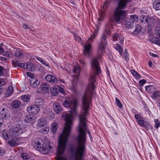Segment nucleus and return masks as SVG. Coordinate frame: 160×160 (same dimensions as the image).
<instances>
[{
	"instance_id": "1",
	"label": "nucleus",
	"mask_w": 160,
	"mask_h": 160,
	"mask_svg": "<svg viewBox=\"0 0 160 160\" xmlns=\"http://www.w3.org/2000/svg\"><path fill=\"white\" fill-rule=\"evenodd\" d=\"M96 87H87L82 99V112L79 116V135L77 138L78 146L77 149L73 145L70 146L69 150L74 160H85L83 158L86 150V132L89 129L86 123L87 117L89 113V104L93 98V93Z\"/></svg>"
},
{
	"instance_id": "2",
	"label": "nucleus",
	"mask_w": 160,
	"mask_h": 160,
	"mask_svg": "<svg viewBox=\"0 0 160 160\" xmlns=\"http://www.w3.org/2000/svg\"><path fill=\"white\" fill-rule=\"evenodd\" d=\"M62 117L64 118L66 123L62 133H61L58 137V146L57 150L58 155H62L66 149L72 124V116L71 114L64 113L62 115Z\"/></svg>"
},
{
	"instance_id": "3",
	"label": "nucleus",
	"mask_w": 160,
	"mask_h": 160,
	"mask_svg": "<svg viewBox=\"0 0 160 160\" xmlns=\"http://www.w3.org/2000/svg\"><path fill=\"white\" fill-rule=\"evenodd\" d=\"M63 104L65 107L69 108L71 109L70 112L71 113H77L78 102L76 99L72 100L70 98H68L64 100Z\"/></svg>"
},
{
	"instance_id": "4",
	"label": "nucleus",
	"mask_w": 160,
	"mask_h": 160,
	"mask_svg": "<svg viewBox=\"0 0 160 160\" xmlns=\"http://www.w3.org/2000/svg\"><path fill=\"white\" fill-rule=\"evenodd\" d=\"M2 137L6 142H7L11 147L18 146V142H16L12 137L10 131L6 129L4 130L2 132Z\"/></svg>"
},
{
	"instance_id": "5",
	"label": "nucleus",
	"mask_w": 160,
	"mask_h": 160,
	"mask_svg": "<svg viewBox=\"0 0 160 160\" xmlns=\"http://www.w3.org/2000/svg\"><path fill=\"white\" fill-rule=\"evenodd\" d=\"M9 131L11 134L12 135V137L16 142H18L21 139V137L19 136L23 133V130L21 128L13 127L9 129Z\"/></svg>"
},
{
	"instance_id": "6",
	"label": "nucleus",
	"mask_w": 160,
	"mask_h": 160,
	"mask_svg": "<svg viewBox=\"0 0 160 160\" xmlns=\"http://www.w3.org/2000/svg\"><path fill=\"white\" fill-rule=\"evenodd\" d=\"M106 35L103 34L101 39V42L99 43L98 49V53L97 55L98 59L101 58L102 55L105 51V48L107 44Z\"/></svg>"
},
{
	"instance_id": "7",
	"label": "nucleus",
	"mask_w": 160,
	"mask_h": 160,
	"mask_svg": "<svg viewBox=\"0 0 160 160\" xmlns=\"http://www.w3.org/2000/svg\"><path fill=\"white\" fill-rule=\"evenodd\" d=\"M127 11L119 10L116 8L113 14V18L116 22L121 23V22L125 20L127 15Z\"/></svg>"
},
{
	"instance_id": "8",
	"label": "nucleus",
	"mask_w": 160,
	"mask_h": 160,
	"mask_svg": "<svg viewBox=\"0 0 160 160\" xmlns=\"http://www.w3.org/2000/svg\"><path fill=\"white\" fill-rule=\"evenodd\" d=\"M91 64L92 68L95 69V73L97 75L99 74L101 70L97 59L96 58L92 59L91 62Z\"/></svg>"
},
{
	"instance_id": "9",
	"label": "nucleus",
	"mask_w": 160,
	"mask_h": 160,
	"mask_svg": "<svg viewBox=\"0 0 160 160\" xmlns=\"http://www.w3.org/2000/svg\"><path fill=\"white\" fill-rule=\"evenodd\" d=\"M38 105H32L28 107L27 110L30 113L35 115L40 110L39 107Z\"/></svg>"
},
{
	"instance_id": "10",
	"label": "nucleus",
	"mask_w": 160,
	"mask_h": 160,
	"mask_svg": "<svg viewBox=\"0 0 160 160\" xmlns=\"http://www.w3.org/2000/svg\"><path fill=\"white\" fill-rule=\"evenodd\" d=\"M49 88L48 84L46 82L42 83L38 89V92L42 93L48 92Z\"/></svg>"
},
{
	"instance_id": "11",
	"label": "nucleus",
	"mask_w": 160,
	"mask_h": 160,
	"mask_svg": "<svg viewBox=\"0 0 160 160\" xmlns=\"http://www.w3.org/2000/svg\"><path fill=\"white\" fill-rule=\"evenodd\" d=\"M45 79L47 82L52 84H56L58 81L57 78L54 75L51 74L47 75Z\"/></svg>"
},
{
	"instance_id": "12",
	"label": "nucleus",
	"mask_w": 160,
	"mask_h": 160,
	"mask_svg": "<svg viewBox=\"0 0 160 160\" xmlns=\"http://www.w3.org/2000/svg\"><path fill=\"white\" fill-rule=\"evenodd\" d=\"M88 44L85 45L84 49L83 50L84 54L88 57L91 56V49L92 48V45L91 44L89 43L88 42Z\"/></svg>"
},
{
	"instance_id": "13",
	"label": "nucleus",
	"mask_w": 160,
	"mask_h": 160,
	"mask_svg": "<svg viewBox=\"0 0 160 160\" xmlns=\"http://www.w3.org/2000/svg\"><path fill=\"white\" fill-rule=\"evenodd\" d=\"M53 108L56 113H60L62 110V107L59 102H55L53 104Z\"/></svg>"
},
{
	"instance_id": "14",
	"label": "nucleus",
	"mask_w": 160,
	"mask_h": 160,
	"mask_svg": "<svg viewBox=\"0 0 160 160\" xmlns=\"http://www.w3.org/2000/svg\"><path fill=\"white\" fill-rule=\"evenodd\" d=\"M131 2L130 0H120L119 2L118 7L116 8H118L119 10L123 9L126 6L127 3Z\"/></svg>"
},
{
	"instance_id": "15",
	"label": "nucleus",
	"mask_w": 160,
	"mask_h": 160,
	"mask_svg": "<svg viewBox=\"0 0 160 160\" xmlns=\"http://www.w3.org/2000/svg\"><path fill=\"white\" fill-rule=\"evenodd\" d=\"M35 118V117L32 115H27L25 117V120L28 123L33 124L36 121Z\"/></svg>"
},
{
	"instance_id": "16",
	"label": "nucleus",
	"mask_w": 160,
	"mask_h": 160,
	"mask_svg": "<svg viewBox=\"0 0 160 160\" xmlns=\"http://www.w3.org/2000/svg\"><path fill=\"white\" fill-rule=\"evenodd\" d=\"M29 82L30 86L33 88H37L39 84V81L35 78H31Z\"/></svg>"
},
{
	"instance_id": "17",
	"label": "nucleus",
	"mask_w": 160,
	"mask_h": 160,
	"mask_svg": "<svg viewBox=\"0 0 160 160\" xmlns=\"http://www.w3.org/2000/svg\"><path fill=\"white\" fill-rule=\"evenodd\" d=\"M8 113V111L5 108L0 107V118H4L7 117Z\"/></svg>"
},
{
	"instance_id": "18",
	"label": "nucleus",
	"mask_w": 160,
	"mask_h": 160,
	"mask_svg": "<svg viewBox=\"0 0 160 160\" xmlns=\"http://www.w3.org/2000/svg\"><path fill=\"white\" fill-rule=\"evenodd\" d=\"M120 40L119 43L121 44H122L123 43L124 38L122 37L121 35H119L118 33H115L113 35V39L114 41H118V39Z\"/></svg>"
},
{
	"instance_id": "19",
	"label": "nucleus",
	"mask_w": 160,
	"mask_h": 160,
	"mask_svg": "<svg viewBox=\"0 0 160 160\" xmlns=\"http://www.w3.org/2000/svg\"><path fill=\"white\" fill-rule=\"evenodd\" d=\"M43 142L41 138H38L35 141L34 146L40 150L43 146Z\"/></svg>"
},
{
	"instance_id": "20",
	"label": "nucleus",
	"mask_w": 160,
	"mask_h": 160,
	"mask_svg": "<svg viewBox=\"0 0 160 160\" xmlns=\"http://www.w3.org/2000/svg\"><path fill=\"white\" fill-rule=\"evenodd\" d=\"M134 117L139 125L140 126L143 125L144 121L143 118L139 114H135Z\"/></svg>"
},
{
	"instance_id": "21",
	"label": "nucleus",
	"mask_w": 160,
	"mask_h": 160,
	"mask_svg": "<svg viewBox=\"0 0 160 160\" xmlns=\"http://www.w3.org/2000/svg\"><path fill=\"white\" fill-rule=\"evenodd\" d=\"M59 88V86H53L51 87V95L52 96H55L58 95Z\"/></svg>"
},
{
	"instance_id": "22",
	"label": "nucleus",
	"mask_w": 160,
	"mask_h": 160,
	"mask_svg": "<svg viewBox=\"0 0 160 160\" xmlns=\"http://www.w3.org/2000/svg\"><path fill=\"white\" fill-rule=\"evenodd\" d=\"M22 105V103L19 100H15L12 102L11 106L13 109H18Z\"/></svg>"
},
{
	"instance_id": "23",
	"label": "nucleus",
	"mask_w": 160,
	"mask_h": 160,
	"mask_svg": "<svg viewBox=\"0 0 160 160\" xmlns=\"http://www.w3.org/2000/svg\"><path fill=\"white\" fill-rule=\"evenodd\" d=\"M145 89L147 93L151 94L155 91L156 88L154 85H148L145 87Z\"/></svg>"
},
{
	"instance_id": "24",
	"label": "nucleus",
	"mask_w": 160,
	"mask_h": 160,
	"mask_svg": "<svg viewBox=\"0 0 160 160\" xmlns=\"http://www.w3.org/2000/svg\"><path fill=\"white\" fill-rule=\"evenodd\" d=\"M47 123V121L45 118L43 117L40 118L38 121V124L40 127L45 126Z\"/></svg>"
},
{
	"instance_id": "25",
	"label": "nucleus",
	"mask_w": 160,
	"mask_h": 160,
	"mask_svg": "<svg viewBox=\"0 0 160 160\" xmlns=\"http://www.w3.org/2000/svg\"><path fill=\"white\" fill-rule=\"evenodd\" d=\"M129 18V19L128 20L129 21L128 22H130V23H131V26L134 25V21L137 22L138 20V16L135 15H131L130 18Z\"/></svg>"
},
{
	"instance_id": "26",
	"label": "nucleus",
	"mask_w": 160,
	"mask_h": 160,
	"mask_svg": "<svg viewBox=\"0 0 160 160\" xmlns=\"http://www.w3.org/2000/svg\"><path fill=\"white\" fill-rule=\"evenodd\" d=\"M153 8L156 10H160V0H155L153 2Z\"/></svg>"
},
{
	"instance_id": "27",
	"label": "nucleus",
	"mask_w": 160,
	"mask_h": 160,
	"mask_svg": "<svg viewBox=\"0 0 160 160\" xmlns=\"http://www.w3.org/2000/svg\"><path fill=\"white\" fill-rule=\"evenodd\" d=\"M150 42L160 47V39L158 37H152L150 39Z\"/></svg>"
},
{
	"instance_id": "28",
	"label": "nucleus",
	"mask_w": 160,
	"mask_h": 160,
	"mask_svg": "<svg viewBox=\"0 0 160 160\" xmlns=\"http://www.w3.org/2000/svg\"><path fill=\"white\" fill-rule=\"evenodd\" d=\"M14 55L18 58H22L24 56L23 52L20 50H16L14 53Z\"/></svg>"
},
{
	"instance_id": "29",
	"label": "nucleus",
	"mask_w": 160,
	"mask_h": 160,
	"mask_svg": "<svg viewBox=\"0 0 160 160\" xmlns=\"http://www.w3.org/2000/svg\"><path fill=\"white\" fill-rule=\"evenodd\" d=\"M26 68L28 70L31 72H34L36 70L35 66L31 63H27Z\"/></svg>"
},
{
	"instance_id": "30",
	"label": "nucleus",
	"mask_w": 160,
	"mask_h": 160,
	"mask_svg": "<svg viewBox=\"0 0 160 160\" xmlns=\"http://www.w3.org/2000/svg\"><path fill=\"white\" fill-rule=\"evenodd\" d=\"M35 57L37 60L39 61L42 64L47 67H49V64L44 59L38 56H35Z\"/></svg>"
},
{
	"instance_id": "31",
	"label": "nucleus",
	"mask_w": 160,
	"mask_h": 160,
	"mask_svg": "<svg viewBox=\"0 0 160 160\" xmlns=\"http://www.w3.org/2000/svg\"><path fill=\"white\" fill-rule=\"evenodd\" d=\"M151 98L154 99H157L160 97V91L159 90L154 91L151 96Z\"/></svg>"
},
{
	"instance_id": "32",
	"label": "nucleus",
	"mask_w": 160,
	"mask_h": 160,
	"mask_svg": "<svg viewBox=\"0 0 160 160\" xmlns=\"http://www.w3.org/2000/svg\"><path fill=\"white\" fill-rule=\"evenodd\" d=\"M52 128V131L53 133H55L57 131L58 128V124L56 123H53L51 125Z\"/></svg>"
},
{
	"instance_id": "33",
	"label": "nucleus",
	"mask_w": 160,
	"mask_h": 160,
	"mask_svg": "<svg viewBox=\"0 0 160 160\" xmlns=\"http://www.w3.org/2000/svg\"><path fill=\"white\" fill-rule=\"evenodd\" d=\"M50 146L47 145H45V146L43 145V146L42 148L40 150L42 151L43 152V154H46L50 150Z\"/></svg>"
},
{
	"instance_id": "34",
	"label": "nucleus",
	"mask_w": 160,
	"mask_h": 160,
	"mask_svg": "<svg viewBox=\"0 0 160 160\" xmlns=\"http://www.w3.org/2000/svg\"><path fill=\"white\" fill-rule=\"evenodd\" d=\"M115 49L119 52L120 54L122 56L123 49L121 46L119 44H117L115 47Z\"/></svg>"
},
{
	"instance_id": "35",
	"label": "nucleus",
	"mask_w": 160,
	"mask_h": 160,
	"mask_svg": "<svg viewBox=\"0 0 160 160\" xmlns=\"http://www.w3.org/2000/svg\"><path fill=\"white\" fill-rule=\"evenodd\" d=\"M13 92V88L11 86H9L8 87V89L6 92V95L8 96H10Z\"/></svg>"
},
{
	"instance_id": "36",
	"label": "nucleus",
	"mask_w": 160,
	"mask_h": 160,
	"mask_svg": "<svg viewBox=\"0 0 160 160\" xmlns=\"http://www.w3.org/2000/svg\"><path fill=\"white\" fill-rule=\"evenodd\" d=\"M21 98L23 101L28 102L30 101V96L29 95H24L21 96Z\"/></svg>"
},
{
	"instance_id": "37",
	"label": "nucleus",
	"mask_w": 160,
	"mask_h": 160,
	"mask_svg": "<svg viewBox=\"0 0 160 160\" xmlns=\"http://www.w3.org/2000/svg\"><path fill=\"white\" fill-rule=\"evenodd\" d=\"M125 61L128 62L129 61V54L128 52V51L126 49H125L123 53H122V56Z\"/></svg>"
},
{
	"instance_id": "38",
	"label": "nucleus",
	"mask_w": 160,
	"mask_h": 160,
	"mask_svg": "<svg viewBox=\"0 0 160 160\" xmlns=\"http://www.w3.org/2000/svg\"><path fill=\"white\" fill-rule=\"evenodd\" d=\"M2 54L4 56H6L9 58H12L13 56V54L11 52L9 51L6 52L4 51Z\"/></svg>"
},
{
	"instance_id": "39",
	"label": "nucleus",
	"mask_w": 160,
	"mask_h": 160,
	"mask_svg": "<svg viewBox=\"0 0 160 160\" xmlns=\"http://www.w3.org/2000/svg\"><path fill=\"white\" fill-rule=\"evenodd\" d=\"M130 72L136 78L138 79H140L141 78V77L138 73L134 70L132 69L131 70Z\"/></svg>"
},
{
	"instance_id": "40",
	"label": "nucleus",
	"mask_w": 160,
	"mask_h": 160,
	"mask_svg": "<svg viewBox=\"0 0 160 160\" xmlns=\"http://www.w3.org/2000/svg\"><path fill=\"white\" fill-rule=\"evenodd\" d=\"M47 118L50 119H52L54 117V114L52 111H49L47 113Z\"/></svg>"
},
{
	"instance_id": "41",
	"label": "nucleus",
	"mask_w": 160,
	"mask_h": 160,
	"mask_svg": "<svg viewBox=\"0 0 160 160\" xmlns=\"http://www.w3.org/2000/svg\"><path fill=\"white\" fill-rule=\"evenodd\" d=\"M140 126L144 127L147 130L152 128V126L150 124L147 122H145L144 121L143 125H140Z\"/></svg>"
},
{
	"instance_id": "42",
	"label": "nucleus",
	"mask_w": 160,
	"mask_h": 160,
	"mask_svg": "<svg viewBox=\"0 0 160 160\" xmlns=\"http://www.w3.org/2000/svg\"><path fill=\"white\" fill-rule=\"evenodd\" d=\"M155 125L154 126L155 129H158L160 127V121L158 119H156L154 120Z\"/></svg>"
},
{
	"instance_id": "43",
	"label": "nucleus",
	"mask_w": 160,
	"mask_h": 160,
	"mask_svg": "<svg viewBox=\"0 0 160 160\" xmlns=\"http://www.w3.org/2000/svg\"><path fill=\"white\" fill-rule=\"evenodd\" d=\"M49 131V127L47 126L45 127L43 129L40 130V132H42L43 134L47 133Z\"/></svg>"
},
{
	"instance_id": "44",
	"label": "nucleus",
	"mask_w": 160,
	"mask_h": 160,
	"mask_svg": "<svg viewBox=\"0 0 160 160\" xmlns=\"http://www.w3.org/2000/svg\"><path fill=\"white\" fill-rule=\"evenodd\" d=\"M115 104L120 108L121 109L122 108V104L117 98H115Z\"/></svg>"
},
{
	"instance_id": "45",
	"label": "nucleus",
	"mask_w": 160,
	"mask_h": 160,
	"mask_svg": "<svg viewBox=\"0 0 160 160\" xmlns=\"http://www.w3.org/2000/svg\"><path fill=\"white\" fill-rule=\"evenodd\" d=\"M129 19V18L125 20V26L126 27V28H132L134 26V25H132V26H131V25L130 26V25H131V23L130 24V22H128L129 21L128 20Z\"/></svg>"
},
{
	"instance_id": "46",
	"label": "nucleus",
	"mask_w": 160,
	"mask_h": 160,
	"mask_svg": "<svg viewBox=\"0 0 160 160\" xmlns=\"http://www.w3.org/2000/svg\"><path fill=\"white\" fill-rule=\"evenodd\" d=\"M155 22L154 20L152 17H149V22L148 23V26H151Z\"/></svg>"
},
{
	"instance_id": "47",
	"label": "nucleus",
	"mask_w": 160,
	"mask_h": 160,
	"mask_svg": "<svg viewBox=\"0 0 160 160\" xmlns=\"http://www.w3.org/2000/svg\"><path fill=\"white\" fill-rule=\"evenodd\" d=\"M21 157L24 160H27L29 158V157L27 153H22L21 154Z\"/></svg>"
},
{
	"instance_id": "48",
	"label": "nucleus",
	"mask_w": 160,
	"mask_h": 160,
	"mask_svg": "<svg viewBox=\"0 0 160 160\" xmlns=\"http://www.w3.org/2000/svg\"><path fill=\"white\" fill-rule=\"evenodd\" d=\"M142 19H141V20H142V22H145L147 23H148L149 22V17L147 16H142Z\"/></svg>"
},
{
	"instance_id": "49",
	"label": "nucleus",
	"mask_w": 160,
	"mask_h": 160,
	"mask_svg": "<svg viewBox=\"0 0 160 160\" xmlns=\"http://www.w3.org/2000/svg\"><path fill=\"white\" fill-rule=\"evenodd\" d=\"M19 60H12V64L15 67H18V66L19 65Z\"/></svg>"
},
{
	"instance_id": "50",
	"label": "nucleus",
	"mask_w": 160,
	"mask_h": 160,
	"mask_svg": "<svg viewBox=\"0 0 160 160\" xmlns=\"http://www.w3.org/2000/svg\"><path fill=\"white\" fill-rule=\"evenodd\" d=\"M6 151L2 148H0V157L3 156L5 153Z\"/></svg>"
},
{
	"instance_id": "51",
	"label": "nucleus",
	"mask_w": 160,
	"mask_h": 160,
	"mask_svg": "<svg viewBox=\"0 0 160 160\" xmlns=\"http://www.w3.org/2000/svg\"><path fill=\"white\" fill-rule=\"evenodd\" d=\"M141 28L140 26H139L135 28L134 30V32L135 33H137V34L140 33L141 32Z\"/></svg>"
},
{
	"instance_id": "52",
	"label": "nucleus",
	"mask_w": 160,
	"mask_h": 160,
	"mask_svg": "<svg viewBox=\"0 0 160 160\" xmlns=\"http://www.w3.org/2000/svg\"><path fill=\"white\" fill-rule=\"evenodd\" d=\"M97 35V34L96 33L94 32L91 35V37L89 38L88 39V41L92 40V41L95 38Z\"/></svg>"
},
{
	"instance_id": "53",
	"label": "nucleus",
	"mask_w": 160,
	"mask_h": 160,
	"mask_svg": "<svg viewBox=\"0 0 160 160\" xmlns=\"http://www.w3.org/2000/svg\"><path fill=\"white\" fill-rule=\"evenodd\" d=\"M146 82V81L144 79H143L142 80H140L139 82V85L140 86H142L144 84H145Z\"/></svg>"
},
{
	"instance_id": "54",
	"label": "nucleus",
	"mask_w": 160,
	"mask_h": 160,
	"mask_svg": "<svg viewBox=\"0 0 160 160\" xmlns=\"http://www.w3.org/2000/svg\"><path fill=\"white\" fill-rule=\"evenodd\" d=\"M27 63H20L19 64V65L18 66V67L22 68H26V66Z\"/></svg>"
},
{
	"instance_id": "55",
	"label": "nucleus",
	"mask_w": 160,
	"mask_h": 160,
	"mask_svg": "<svg viewBox=\"0 0 160 160\" xmlns=\"http://www.w3.org/2000/svg\"><path fill=\"white\" fill-rule=\"evenodd\" d=\"M6 84V82L4 80L2 79H0V88L2 86H3Z\"/></svg>"
},
{
	"instance_id": "56",
	"label": "nucleus",
	"mask_w": 160,
	"mask_h": 160,
	"mask_svg": "<svg viewBox=\"0 0 160 160\" xmlns=\"http://www.w3.org/2000/svg\"><path fill=\"white\" fill-rule=\"evenodd\" d=\"M56 160H67L65 157L58 156Z\"/></svg>"
},
{
	"instance_id": "57",
	"label": "nucleus",
	"mask_w": 160,
	"mask_h": 160,
	"mask_svg": "<svg viewBox=\"0 0 160 160\" xmlns=\"http://www.w3.org/2000/svg\"><path fill=\"white\" fill-rule=\"evenodd\" d=\"M59 88L58 89L59 93L61 92L62 94H64L65 93V91L63 88L59 87Z\"/></svg>"
},
{
	"instance_id": "58",
	"label": "nucleus",
	"mask_w": 160,
	"mask_h": 160,
	"mask_svg": "<svg viewBox=\"0 0 160 160\" xmlns=\"http://www.w3.org/2000/svg\"><path fill=\"white\" fill-rule=\"evenodd\" d=\"M79 62L83 66H84L86 65V62L83 60L80 59Z\"/></svg>"
},
{
	"instance_id": "59",
	"label": "nucleus",
	"mask_w": 160,
	"mask_h": 160,
	"mask_svg": "<svg viewBox=\"0 0 160 160\" xmlns=\"http://www.w3.org/2000/svg\"><path fill=\"white\" fill-rule=\"evenodd\" d=\"M80 71V68L79 67L77 66H75L74 67V72H76L78 71Z\"/></svg>"
},
{
	"instance_id": "60",
	"label": "nucleus",
	"mask_w": 160,
	"mask_h": 160,
	"mask_svg": "<svg viewBox=\"0 0 160 160\" xmlns=\"http://www.w3.org/2000/svg\"><path fill=\"white\" fill-rule=\"evenodd\" d=\"M149 54L150 56L153 57H158V55L154 54L153 53L151 52H149Z\"/></svg>"
},
{
	"instance_id": "61",
	"label": "nucleus",
	"mask_w": 160,
	"mask_h": 160,
	"mask_svg": "<svg viewBox=\"0 0 160 160\" xmlns=\"http://www.w3.org/2000/svg\"><path fill=\"white\" fill-rule=\"evenodd\" d=\"M22 26L23 28L25 29H29L30 28L28 25L26 24H23Z\"/></svg>"
},
{
	"instance_id": "62",
	"label": "nucleus",
	"mask_w": 160,
	"mask_h": 160,
	"mask_svg": "<svg viewBox=\"0 0 160 160\" xmlns=\"http://www.w3.org/2000/svg\"><path fill=\"white\" fill-rule=\"evenodd\" d=\"M27 74L28 76L31 77L32 78V77L34 76L33 74L30 72H27Z\"/></svg>"
},
{
	"instance_id": "63",
	"label": "nucleus",
	"mask_w": 160,
	"mask_h": 160,
	"mask_svg": "<svg viewBox=\"0 0 160 160\" xmlns=\"http://www.w3.org/2000/svg\"><path fill=\"white\" fill-rule=\"evenodd\" d=\"M1 45H0V54H2L4 51V49L1 47V45H3L2 44H1Z\"/></svg>"
},
{
	"instance_id": "64",
	"label": "nucleus",
	"mask_w": 160,
	"mask_h": 160,
	"mask_svg": "<svg viewBox=\"0 0 160 160\" xmlns=\"http://www.w3.org/2000/svg\"><path fill=\"white\" fill-rule=\"evenodd\" d=\"M156 35L158 36L160 38V27L157 30V31L156 32Z\"/></svg>"
}]
</instances>
